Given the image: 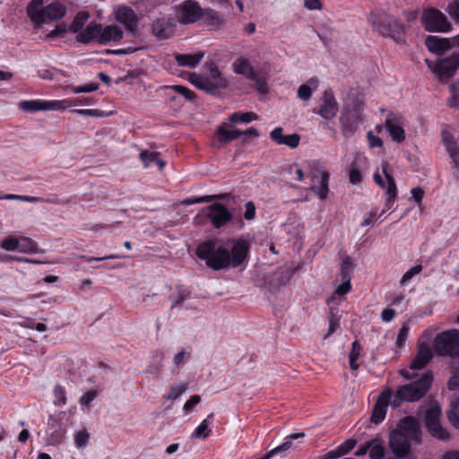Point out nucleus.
<instances>
[{"mask_svg": "<svg viewBox=\"0 0 459 459\" xmlns=\"http://www.w3.org/2000/svg\"><path fill=\"white\" fill-rule=\"evenodd\" d=\"M397 430L405 436L411 442L420 443V428L419 420L413 417H406L403 419L396 428Z\"/></svg>", "mask_w": 459, "mask_h": 459, "instance_id": "nucleus-20", "label": "nucleus"}, {"mask_svg": "<svg viewBox=\"0 0 459 459\" xmlns=\"http://www.w3.org/2000/svg\"><path fill=\"white\" fill-rule=\"evenodd\" d=\"M304 6L311 11L322 9V4L320 0H304Z\"/></svg>", "mask_w": 459, "mask_h": 459, "instance_id": "nucleus-61", "label": "nucleus"}, {"mask_svg": "<svg viewBox=\"0 0 459 459\" xmlns=\"http://www.w3.org/2000/svg\"><path fill=\"white\" fill-rule=\"evenodd\" d=\"M361 351V347L357 341H354L351 345V350L349 354L350 367L351 369L356 370L359 368V365L357 363V360L359 357Z\"/></svg>", "mask_w": 459, "mask_h": 459, "instance_id": "nucleus-42", "label": "nucleus"}, {"mask_svg": "<svg viewBox=\"0 0 459 459\" xmlns=\"http://www.w3.org/2000/svg\"><path fill=\"white\" fill-rule=\"evenodd\" d=\"M432 380L433 376L430 372L424 373L419 380L399 387L395 394V399L401 402L420 400L429 391Z\"/></svg>", "mask_w": 459, "mask_h": 459, "instance_id": "nucleus-5", "label": "nucleus"}, {"mask_svg": "<svg viewBox=\"0 0 459 459\" xmlns=\"http://www.w3.org/2000/svg\"><path fill=\"white\" fill-rule=\"evenodd\" d=\"M351 267H352V261H351V257H349V256L342 257V262H341V270H342L343 278L349 277V273H350Z\"/></svg>", "mask_w": 459, "mask_h": 459, "instance_id": "nucleus-53", "label": "nucleus"}, {"mask_svg": "<svg viewBox=\"0 0 459 459\" xmlns=\"http://www.w3.org/2000/svg\"><path fill=\"white\" fill-rule=\"evenodd\" d=\"M395 311L392 308H385L381 312V318L385 322H390L394 319Z\"/></svg>", "mask_w": 459, "mask_h": 459, "instance_id": "nucleus-63", "label": "nucleus"}, {"mask_svg": "<svg viewBox=\"0 0 459 459\" xmlns=\"http://www.w3.org/2000/svg\"><path fill=\"white\" fill-rule=\"evenodd\" d=\"M73 112L84 117H100L105 116L104 112L98 109H74Z\"/></svg>", "mask_w": 459, "mask_h": 459, "instance_id": "nucleus-51", "label": "nucleus"}, {"mask_svg": "<svg viewBox=\"0 0 459 459\" xmlns=\"http://www.w3.org/2000/svg\"><path fill=\"white\" fill-rule=\"evenodd\" d=\"M89 17L90 15L87 12H79L69 27L70 31L78 34L81 30H83V26L88 21Z\"/></svg>", "mask_w": 459, "mask_h": 459, "instance_id": "nucleus-38", "label": "nucleus"}, {"mask_svg": "<svg viewBox=\"0 0 459 459\" xmlns=\"http://www.w3.org/2000/svg\"><path fill=\"white\" fill-rule=\"evenodd\" d=\"M309 175L311 178L312 185L309 190L314 192L319 199L325 200L329 192V173L323 169L321 167L313 164L310 169Z\"/></svg>", "mask_w": 459, "mask_h": 459, "instance_id": "nucleus-16", "label": "nucleus"}, {"mask_svg": "<svg viewBox=\"0 0 459 459\" xmlns=\"http://www.w3.org/2000/svg\"><path fill=\"white\" fill-rule=\"evenodd\" d=\"M377 221V212L372 210L364 215L363 221L361 222V226H368L373 224Z\"/></svg>", "mask_w": 459, "mask_h": 459, "instance_id": "nucleus-59", "label": "nucleus"}, {"mask_svg": "<svg viewBox=\"0 0 459 459\" xmlns=\"http://www.w3.org/2000/svg\"><path fill=\"white\" fill-rule=\"evenodd\" d=\"M432 351L429 344L421 343L419 346L418 353L411 363V369L423 368L432 359Z\"/></svg>", "mask_w": 459, "mask_h": 459, "instance_id": "nucleus-29", "label": "nucleus"}, {"mask_svg": "<svg viewBox=\"0 0 459 459\" xmlns=\"http://www.w3.org/2000/svg\"><path fill=\"white\" fill-rule=\"evenodd\" d=\"M446 11L455 22L459 23V0L450 2Z\"/></svg>", "mask_w": 459, "mask_h": 459, "instance_id": "nucleus-45", "label": "nucleus"}, {"mask_svg": "<svg viewBox=\"0 0 459 459\" xmlns=\"http://www.w3.org/2000/svg\"><path fill=\"white\" fill-rule=\"evenodd\" d=\"M367 139L370 148L381 147L383 145V141L381 138L375 135L372 131H368L367 133Z\"/></svg>", "mask_w": 459, "mask_h": 459, "instance_id": "nucleus-55", "label": "nucleus"}, {"mask_svg": "<svg viewBox=\"0 0 459 459\" xmlns=\"http://www.w3.org/2000/svg\"><path fill=\"white\" fill-rule=\"evenodd\" d=\"M411 441L403 436L401 430L394 429L389 435V445L397 457L405 456L410 450Z\"/></svg>", "mask_w": 459, "mask_h": 459, "instance_id": "nucleus-22", "label": "nucleus"}, {"mask_svg": "<svg viewBox=\"0 0 459 459\" xmlns=\"http://www.w3.org/2000/svg\"><path fill=\"white\" fill-rule=\"evenodd\" d=\"M243 134H244L243 131H240L238 129L227 130L222 126H221L218 129L219 139L222 143L230 142L232 140L238 138L239 136H241Z\"/></svg>", "mask_w": 459, "mask_h": 459, "instance_id": "nucleus-40", "label": "nucleus"}, {"mask_svg": "<svg viewBox=\"0 0 459 459\" xmlns=\"http://www.w3.org/2000/svg\"><path fill=\"white\" fill-rule=\"evenodd\" d=\"M357 444V441L355 439H349V440H346L345 442H343L342 444H341L338 447L339 451L341 452V454L345 455L347 453H349L350 451H351L355 446Z\"/></svg>", "mask_w": 459, "mask_h": 459, "instance_id": "nucleus-57", "label": "nucleus"}, {"mask_svg": "<svg viewBox=\"0 0 459 459\" xmlns=\"http://www.w3.org/2000/svg\"><path fill=\"white\" fill-rule=\"evenodd\" d=\"M201 402V397L198 394L192 395L184 404L183 410L186 413L193 411L194 407Z\"/></svg>", "mask_w": 459, "mask_h": 459, "instance_id": "nucleus-50", "label": "nucleus"}, {"mask_svg": "<svg viewBox=\"0 0 459 459\" xmlns=\"http://www.w3.org/2000/svg\"><path fill=\"white\" fill-rule=\"evenodd\" d=\"M201 18L210 26H219L224 22V18L217 11L212 9H203Z\"/></svg>", "mask_w": 459, "mask_h": 459, "instance_id": "nucleus-34", "label": "nucleus"}, {"mask_svg": "<svg viewBox=\"0 0 459 459\" xmlns=\"http://www.w3.org/2000/svg\"><path fill=\"white\" fill-rule=\"evenodd\" d=\"M169 88L174 90L178 94L184 96L187 100H193L195 98V93L186 86L173 85V86H170Z\"/></svg>", "mask_w": 459, "mask_h": 459, "instance_id": "nucleus-49", "label": "nucleus"}, {"mask_svg": "<svg viewBox=\"0 0 459 459\" xmlns=\"http://www.w3.org/2000/svg\"><path fill=\"white\" fill-rule=\"evenodd\" d=\"M384 126L394 142L397 143L404 142L406 134L401 117L394 113H389L385 118Z\"/></svg>", "mask_w": 459, "mask_h": 459, "instance_id": "nucleus-19", "label": "nucleus"}, {"mask_svg": "<svg viewBox=\"0 0 459 459\" xmlns=\"http://www.w3.org/2000/svg\"><path fill=\"white\" fill-rule=\"evenodd\" d=\"M189 82L197 89L210 94H218L228 87V81L220 69L213 64L206 65L204 74L196 73L189 74Z\"/></svg>", "mask_w": 459, "mask_h": 459, "instance_id": "nucleus-3", "label": "nucleus"}, {"mask_svg": "<svg viewBox=\"0 0 459 459\" xmlns=\"http://www.w3.org/2000/svg\"><path fill=\"white\" fill-rule=\"evenodd\" d=\"M157 157L158 153L155 152L143 151L140 153V160L145 168L151 167L152 164L157 160Z\"/></svg>", "mask_w": 459, "mask_h": 459, "instance_id": "nucleus-46", "label": "nucleus"}, {"mask_svg": "<svg viewBox=\"0 0 459 459\" xmlns=\"http://www.w3.org/2000/svg\"><path fill=\"white\" fill-rule=\"evenodd\" d=\"M425 45L430 52L441 55L453 47V42L448 38L429 35L425 39Z\"/></svg>", "mask_w": 459, "mask_h": 459, "instance_id": "nucleus-25", "label": "nucleus"}, {"mask_svg": "<svg viewBox=\"0 0 459 459\" xmlns=\"http://www.w3.org/2000/svg\"><path fill=\"white\" fill-rule=\"evenodd\" d=\"M271 139L280 145L296 148L299 144L300 136L298 134H284L281 127H276L270 133Z\"/></svg>", "mask_w": 459, "mask_h": 459, "instance_id": "nucleus-26", "label": "nucleus"}, {"mask_svg": "<svg viewBox=\"0 0 459 459\" xmlns=\"http://www.w3.org/2000/svg\"><path fill=\"white\" fill-rule=\"evenodd\" d=\"M373 30L384 37L400 40L405 34V27L384 10H374L368 18Z\"/></svg>", "mask_w": 459, "mask_h": 459, "instance_id": "nucleus-4", "label": "nucleus"}, {"mask_svg": "<svg viewBox=\"0 0 459 459\" xmlns=\"http://www.w3.org/2000/svg\"><path fill=\"white\" fill-rule=\"evenodd\" d=\"M212 198V197L211 195H204V196H200V197H192V198H187V199L183 200L182 204H186V205H191V204H195L206 203V202L211 201Z\"/></svg>", "mask_w": 459, "mask_h": 459, "instance_id": "nucleus-58", "label": "nucleus"}, {"mask_svg": "<svg viewBox=\"0 0 459 459\" xmlns=\"http://www.w3.org/2000/svg\"><path fill=\"white\" fill-rule=\"evenodd\" d=\"M74 93H86L92 92L98 89V85L96 84H88V85H81V86H71L70 87Z\"/></svg>", "mask_w": 459, "mask_h": 459, "instance_id": "nucleus-54", "label": "nucleus"}, {"mask_svg": "<svg viewBox=\"0 0 459 459\" xmlns=\"http://www.w3.org/2000/svg\"><path fill=\"white\" fill-rule=\"evenodd\" d=\"M89 438L90 433L85 429L76 431L74 435V443L78 448H82L86 446Z\"/></svg>", "mask_w": 459, "mask_h": 459, "instance_id": "nucleus-43", "label": "nucleus"}, {"mask_svg": "<svg viewBox=\"0 0 459 459\" xmlns=\"http://www.w3.org/2000/svg\"><path fill=\"white\" fill-rule=\"evenodd\" d=\"M30 22L36 27L62 19L66 9L61 3H52L44 6L43 0H31L26 8Z\"/></svg>", "mask_w": 459, "mask_h": 459, "instance_id": "nucleus-2", "label": "nucleus"}, {"mask_svg": "<svg viewBox=\"0 0 459 459\" xmlns=\"http://www.w3.org/2000/svg\"><path fill=\"white\" fill-rule=\"evenodd\" d=\"M328 320L329 327L327 333L324 337L325 339L334 333L340 327V317L333 310H331L329 313Z\"/></svg>", "mask_w": 459, "mask_h": 459, "instance_id": "nucleus-44", "label": "nucleus"}, {"mask_svg": "<svg viewBox=\"0 0 459 459\" xmlns=\"http://www.w3.org/2000/svg\"><path fill=\"white\" fill-rule=\"evenodd\" d=\"M100 33V24L97 22H90L82 30H81L76 39L82 44L98 43Z\"/></svg>", "mask_w": 459, "mask_h": 459, "instance_id": "nucleus-27", "label": "nucleus"}, {"mask_svg": "<svg viewBox=\"0 0 459 459\" xmlns=\"http://www.w3.org/2000/svg\"><path fill=\"white\" fill-rule=\"evenodd\" d=\"M232 69L234 73L243 75L244 77L255 82L259 89L264 86V80L259 77L258 74L255 71L251 62L244 56L237 58L232 63Z\"/></svg>", "mask_w": 459, "mask_h": 459, "instance_id": "nucleus-17", "label": "nucleus"}, {"mask_svg": "<svg viewBox=\"0 0 459 459\" xmlns=\"http://www.w3.org/2000/svg\"><path fill=\"white\" fill-rule=\"evenodd\" d=\"M441 413V406L438 403L430 404L426 410L424 423L432 437L446 442L451 439V435L440 422Z\"/></svg>", "mask_w": 459, "mask_h": 459, "instance_id": "nucleus-7", "label": "nucleus"}, {"mask_svg": "<svg viewBox=\"0 0 459 459\" xmlns=\"http://www.w3.org/2000/svg\"><path fill=\"white\" fill-rule=\"evenodd\" d=\"M448 388L450 390L459 389V371L455 372L448 380Z\"/></svg>", "mask_w": 459, "mask_h": 459, "instance_id": "nucleus-60", "label": "nucleus"}, {"mask_svg": "<svg viewBox=\"0 0 459 459\" xmlns=\"http://www.w3.org/2000/svg\"><path fill=\"white\" fill-rule=\"evenodd\" d=\"M339 107L337 100L331 91H325L321 97V104L318 109L314 112L326 120H332L338 113Z\"/></svg>", "mask_w": 459, "mask_h": 459, "instance_id": "nucleus-18", "label": "nucleus"}, {"mask_svg": "<svg viewBox=\"0 0 459 459\" xmlns=\"http://www.w3.org/2000/svg\"><path fill=\"white\" fill-rule=\"evenodd\" d=\"M302 437H304V434L303 433H297V434H293V435L290 436L289 439H287L285 442H283L280 446H278L275 448H273L271 451H269L261 459H270L272 456H273L274 455H276L278 453H281V452H285V451L289 450L292 446V440L293 439H298V438H302Z\"/></svg>", "mask_w": 459, "mask_h": 459, "instance_id": "nucleus-35", "label": "nucleus"}, {"mask_svg": "<svg viewBox=\"0 0 459 459\" xmlns=\"http://www.w3.org/2000/svg\"><path fill=\"white\" fill-rule=\"evenodd\" d=\"M213 420V413H210L193 431L192 437L198 439L207 438L211 432V425Z\"/></svg>", "mask_w": 459, "mask_h": 459, "instance_id": "nucleus-32", "label": "nucleus"}, {"mask_svg": "<svg viewBox=\"0 0 459 459\" xmlns=\"http://www.w3.org/2000/svg\"><path fill=\"white\" fill-rule=\"evenodd\" d=\"M123 35V30L117 25L102 26L100 24L99 44L106 45L110 42H117L122 39Z\"/></svg>", "mask_w": 459, "mask_h": 459, "instance_id": "nucleus-28", "label": "nucleus"}, {"mask_svg": "<svg viewBox=\"0 0 459 459\" xmlns=\"http://www.w3.org/2000/svg\"><path fill=\"white\" fill-rule=\"evenodd\" d=\"M54 403L57 406L63 407L66 403L65 392L63 386L56 385L54 388Z\"/></svg>", "mask_w": 459, "mask_h": 459, "instance_id": "nucleus-47", "label": "nucleus"}, {"mask_svg": "<svg viewBox=\"0 0 459 459\" xmlns=\"http://www.w3.org/2000/svg\"><path fill=\"white\" fill-rule=\"evenodd\" d=\"M203 8L195 0H186L175 6V15L182 24L195 23L201 19Z\"/></svg>", "mask_w": 459, "mask_h": 459, "instance_id": "nucleus-14", "label": "nucleus"}, {"mask_svg": "<svg viewBox=\"0 0 459 459\" xmlns=\"http://www.w3.org/2000/svg\"><path fill=\"white\" fill-rule=\"evenodd\" d=\"M447 418L450 423L459 429V396L452 400L451 408L447 411Z\"/></svg>", "mask_w": 459, "mask_h": 459, "instance_id": "nucleus-39", "label": "nucleus"}, {"mask_svg": "<svg viewBox=\"0 0 459 459\" xmlns=\"http://www.w3.org/2000/svg\"><path fill=\"white\" fill-rule=\"evenodd\" d=\"M429 68L440 80H446L452 77L459 67V53H453L446 58L437 60L436 63L426 61Z\"/></svg>", "mask_w": 459, "mask_h": 459, "instance_id": "nucleus-13", "label": "nucleus"}, {"mask_svg": "<svg viewBox=\"0 0 459 459\" xmlns=\"http://www.w3.org/2000/svg\"><path fill=\"white\" fill-rule=\"evenodd\" d=\"M116 20L122 23L133 35L138 28V19L134 11L127 6H119L115 12Z\"/></svg>", "mask_w": 459, "mask_h": 459, "instance_id": "nucleus-21", "label": "nucleus"}, {"mask_svg": "<svg viewBox=\"0 0 459 459\" xmlns=\"http://www.w3.org/2000/svg\"><path fill=\"white\" fill-rule=\"evenodd\" d=\"M204 56V52H196L193 54H177L175 59L181 66L196 67Z\"/></svg>", "mask_w": 459, "mask_h": 459, "instance_id": "nucleus-31", "label": "nucleus"}, {"mask_svg": "<svg viewBox=\"0 0 459 459\" xmlns=\"http://www.w3.org/2000/svg\"><path fill=\"white\" fill-rule=\"evenodd\" d=\"M72 106L69 100H29L18 103L20 109L26 112L65 110Z\"/></svg>", "mask_w": 459, "mask_h": 459, "instance_id": "nucleus-11", "label": "nucleus"}, {"mask_svg": "<svg viewBox=\"0 0 459 459\" xmlns=\"http://www.w3.org/2000/svg\"><path fill=\"white\" fill-rule=\"evenodd\" d=\"M319 87V80L314 76L309 78L306 83L301 84L297 91L298 98L303 101H308L312 96L313 91H316Z\"/></svg>", "mask_w": 459, "mask_h": 459, "instance_id": "nucleus-30", "label": "nucleus"}, {"mask_svg": "<svg viewBox=\"0 0 459 459\" xmlns=\"http://www.w3.org/2000/svg\"><path fill=\"white\" fill-rule=\"evenodd\" d=\"M368 455L370 459H382L385 454L383 440L377 437L368 441Z\"/></svg>", "mask_w": 459, "mask_h": 459, "instance_id": "nucleus-33", "label": "nucleus"}, {"mask_svg": "<svg viewBox=\"0 0 459 459\" xmlns=\"http://www.w3.org/2000/svg\"><path fill=\"white\" fill-rule=\"evenodd\" d=\"M411 194L415 202L420 205L424 195V191L420 187H414L411 190Z\"/></svg>", "mask_w": 459, "mask_h": 459, "instance_id": "nucleus-62", "label": "nucleus"}, {"mask_svg": "<svg viewBox=\"0 0 459 459\" xmlns=\"http://www.w3.org/2000/svg\"><path fill=\"white\" fill-rule=\"evenodd\" d=\"M433 347L439 355H459V331L448 330L437 334L434 340Z\"/></svg>", "mask_w": 459, "mask_h": 459, "instance_id": "nucleus-10", "label": "nucleus"}, {"mask_svg": "<svg viewBox=\"0 0 459 459\" xmlns=\"http://www.w3.org/2000/svg\"><path fill=\"white\" fill-rule=\"evenodd\" d=\"M422 271V266L420 264L415 265L409 269L402 277L400 281V284L404 286L410 280L412 279L413 276L419 274Z\"/></svg>", "mask_w": 459, "mask_h": 459, "instance_id": "nucleus-48", "label": "nucleus"}, {"mask_svg": "<svg viewBox=\"0 0 459 459\" xmlns=\"http://www.w3.org/2000/svg\"><path fill=\"white\" fill-rule=\"evenodd\" d=\"M250 243L243 238L206 240L196 247V255L213 270L237 268L247 258Z\"/></svg>", "mask_w": 459, "mask_h": 459, "instance_id": "nucleus-1", "label": "nucleus"}, {"mask_svg": "<svg viewBox=\"0 0 459 459\" xmlns=\"http://www.w3.org/2000/svg\"><path fill=\"white\" fill-rule=\"evenodd\" d=\"M206 219H208L216 229H220L230 221L231 214L224 205L215 203L203 208L194 218V221L197 224H204Z\"/></svg>", "mask_w": 459, "mask_h": 459, "instance_id": "nucleus-9", "label": "nucleus"}, {"mask_svg": "<svg viewBox=\"0 0 459 459\" xmlns=\"http://www.w3.org/2000/svg\"><path fill=\"white\" fill-rule=\"evenodd\" d=\"M257 119L258 116L254 112L233 113L230 117V122L233 124L249 123Z\"/></svg>", "mask_w": 459, "mask_h": 459, "instance_id": "nucleus-41", "label": "nucleus"}, {"mask_svg": "<svg viewBox=\"0 0 459 459\" xmlns=\"http://www.w3.org/2000/svg\"><path fill=\"white\" fill-rule=\"evenodd\" d=\"M387 168L388 162L384 160L381 164V169L385 178V181H384L378 169L374 173L373 178L379 186L385 190V194L387 195L385 205L388 209H391L397 196V187L394 178L387 172Z\"/></svg>", "mask_w": 459, "mask_h": 459, "instance_id": "nucleus-15", "label": "nucleus"}, {"mask_svg": "<svg viewBox=\"0 0 459 459\" xmlns=\"http://www.w3.org/2000/svg\"><path fill=\"white\" fill-rule=\"evenodd\" d=\"M440 459H459V450H448L441 455Z\"/></svg>", "mask_w": 459, "mask_h": 459, "instance_id": "nucleus-64", "label": "nucleus"}, {"mask_svg": "<svg viewBox=\"0 0 459 459\" xmlns=\"http://www.w3.org/2000/svg\"><path fill=\"white\" fill-rule=\"evenodd\" d=\"M391 396L392 391L390 389H386L379 394L373 408L371 421L378 424L385 420Z\"/></svg>", "mask_w": 459, "mask_h": 459, "instance_id": "nucleus-23", "label": "nucleus"}, {"mask_svg": "<svg viewBox=\"0 0 459 459\" xmlns=\"http://www.w3.org/2000/svg\"><path fill=\"white\" fill-rule=\"evenodd\" d=\"M187 388L188 384L186 382H180L178 385H170L169 392L164 395V398L167 401L173 402L178 399L184 393H186Z\"/></svg>", "mask_w": 459, "mask_h": 459, "instance_id": "nucleus-36", "label": "nucleus"}, {"mask_svg": "<svg viewBox=\"0 0 459 459\" xmlns=\"http://www.w3.org/2000/svg\"><path fill=\"white\" fill-rule=\"evenodd\" d=\"M362 160H355L349 170V179L353 185H357L362 180L361 163Z\"/></svg>", "mask_w": 459, "mask_h": 459, "instance_id": "nucleus-37", "label": "nucleus"}, {"mask_svg": "<svg viewBox=\"0 0 459 459\" xmlns=\"http://www.w3.org/2000/svg\"><path fill=\"white\" fill-rule=\"evenodd\" d=\"M420 23L428 32L446 33L453 28L445 13L437 8L430 6L422 10Z\"/></svg>", "mask_w": 459, "mask_h": 459, "instance_id": "nucleus-6", "label": "nucleus"}, {"mask_svg": "<svg viewBox=\"0 0 459 459\" xmlns=\"http://www.w3.org/2000/svg\"><path fill=\"white\" fill-rule=\"evenodd\" d=\"M176 29L175 22L170 18H159L152 23L153 34L159 39L170 38Z\"/></svg>", "mask_w": 459, "mask_h": 459, "instance_id": "nucleus-24", "label": "nucleus"}, {"mask_svg": "<svg viewBox=\"0 0 459 459\" xmlns=\"http://www.w3.org/2000/svg\"><path fill=\"white\" fill-rule=\"evenodd\" d=\"M409 335V326L407 325H403L398 333L396 339V345L403 346L406 342Z\"/></svg>", "mask_w": 459, "mask_h": 459, "instance_id": "nucleus-52", "label": "nucleus"}, {"mask_svg": "<svg viewBox=\"0 0 459 459\" xmlns=\"http://www.w3.org/2000/svg\"><path fill=\"white\" fill-rule=\"evenodd\" d=\"M343 280H344V281L337 286L335 292H334L335 294L342 296V295L348 293L351 290V286L350 277L343 278Z\"/></svg>", "mask_w": 459, "mask_h": 459, "instance_id": "nucleus-56", "label": "nucleus"}, {"mask_svg": "<svg viewBox=\"0 0 459 459\" xmlns=\"http://www.w3.org/2000/svg\"><path fill=\"white\" fill-rule=\"evenodd\" d=\"M0 247L8 252H20L23 254L38 253L37 243L27 236L9 235L0 241Z\"/></svg>", "mask_w": 459, "mask_h": 459, "instance_id": "nucleus-12", "label": "nucleus"}, {"mask_svg": "<svg viewBox=\"0 0 459 459\" xmlns=\"http://www.w3.org/2000/svg\"><path fill=\"white\" fill-rule=\"evenodd\" d=\"M363 108L361 104L353 102L346 105L339 117L342 133L344 137H351L357 131L361 121Z\"/></svg>", "mask_w": 459, "mask_h": 459, "instance_id": "nucleus-8", "label": "nucleus"}]
</instances>
